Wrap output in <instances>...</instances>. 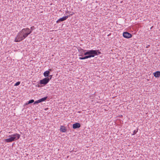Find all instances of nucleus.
I'll return each instance as SVG.
<instances>
[{"instance_id": "17", "label": "nucleus", "mask_w": 160, "mask_h": 160, "mask_svg": "<svg viewBox=\"0 0 160 160\" xmlns=\"http://www.w3.org/2000/svg\"><path fill=\"white\" fill-rule=\"evenodd\" d=\"M149 46V45H148L146 47V48H148Z\"/></svg>"}, {"instance_id": "20", "label": "nucleus", "mask_w": 160, "mask_h": 160, "mask_svg": "<svg viewBox=\"0 0 160 160\" xmlns=\"http://www.w3.org/2000/svg\"><path fill=\"white\" fill-rule=\"evenodd\" d=\"M81 1H82V0H80Z\"/></svg>"}, {"instance_id": "12", "label": "nucleus", "mask_w": 160, "mask_h": 160, "mask_svg": "<svg viewBox=\"0 0 160 160\" xmlns=\"http://www.w3.org/2000/svg\"><path fill=\"white\" fill-rule=\"evenodd\" d=\"M47 98H48V97L47 96V97H44V98H42L41 99H40L39 100H40V102H41L45 101L47 99Z\"/></svg>"}, {"instance_id": "8", "label": "nucleus", "mask_w": 160, "mask_h": 160, "mask_svg": "<svg viewBox=\"0 0 160 160\" xmlns=\"http://www.w3.org/2000/svg\"><path fill=\"white\" fill-rule=\"evenodd\" d=\"M81 127V124L79 123H76L73 124L72 128L73 129L79 128Z\"/></svg>"}, {"instance_id": "1", "label": "nucleus", "mask_w": 160, "mask_h": 160, "mask_svg": "<svg viewBox=\"0 0 160 160\" xmlns=\"http://www.w3.org/2000/svg\"><path fill=\"white\" fill-rule=\"evenodd\" d=\"M79 52L80 54L79 56H83L84 55H85L83 57H79V59L80 60H83L92 57H94L96 55H98L101 53L99 50H86L82 49L79 50Z\"/></svg>"}, {"instance_id": "9", "label": "nucleus", "mask_w": 160, "mask_h": 160, "mask_svg": "<svg viewBox=\"0 0 160 160\" xmlns=\"http://www.w3.org/2000/svg\"><path fill=\"white\" fill-rule=\"evenodd\" d=\"M154 76L156 78H158L160 76V72L156 71L153 73Z\"/></svg>"}, {"instance_id": "2", "label": "nucleus", "mask_w": 160, "mask_h": 160, "mask_svg": "<svg viewBox=\"0 0 160 160\" xmlns=\"http://www.w3.org/2000/svg\"><path fill=\"white\" fill-rule=\"evenodd\" d=\"M30 33L31 31H30L29 28H23L18 33L14 41L16 42H19L24 39Z\"/></svg>"}, {"instance_id": "15", "label": "nucleus", "mask_w": 160, "mask_h": 160, "mask_svg": "<svg viewBox=\"0 0 160 160\" xmlns=\"http://www.w3.org/2000/svg\"><path fill=\"white\" fill-rule=\"evenodd\" d=\"M40 100L39 99L37 101H35V102H34V104H35L38 103H40Z\"/></svg>"}, {"instance_id": "4", "label": "nucleus", "mask_w": 160, "mask_h": 160, "mask_svg": "<svg viewBox=\"0 0 160 160\" xmlns=\"http://www.w3.org/2000/svg\"><path fill=\"white\" fill-rule=\"evenodd\" d=\"M52 77V75H50L49 77H46L40 81L39 83L41 84H43L44 85H46L49 81L51 79Z\"/></svg>"}, {"instance_id": "18", "label": "nucleus", "mask_w": 160, "mask_h": 160, "mask_svg": "<svg viewBox=\"0 0 160 160\" xmlns=\"http://www.w3.org/2000/svg\"><path fill=\"white\" fill-rule=\"evenodd\" d=\"M48 109V108H46V109H45V110H46Z\"/></svg>"}, {"instance_id": "13", "label": "nucleus", "mask_w": 160, "mask_h": 160, "mask_svg": "<svg viewBox=\"0 0 160 160\" xmlns=\"http://www.w3.org/2000/svg\"><path fill=\"white\" fill-rule=\"evenodd\" d=\"M20 83V82L18 81L14 85V86H18Z\"/></svg>"}, {"instance_id": "10", "label": "nucleus", "mask_w": 160, "mask_h": 160, "mask_svg": "<svg viewBox=\"0 0 160 160\" xmlns=\"http://www.w3.org/2000/svg\"><path fill=\"white\" fill-rule=\"evenodd\" d=\"M60 130L62 132H65L67 131L66 128L63 126H61L60 127Z\"/></svg>"}, {"instance_id": "5", "label": "nucleus", "mask_w": 160, "mask_h": 160, "mask_svg": "<svg viewBox=\"0 0 160 160\" xmlns=\"http://www.w3.org/2000/svg\"><path fill=\"white\" fill-rule=\"evenodd\" d=\"M123 36L125 38H131L132 36V35L129 33L126 32H124L123 33Z\"/></svg>"}, {"instance_id": "11", "label": "nucleus", "mask_w": 160, "mask_h": 160, "mask_svg": "<svg viewBox=\"0 0 160 160\" xmlns=\"http://www.w3.org/2000/svg\"><path fill=\"white\" fill-rule=\"evenodd\" d=\"M34 102V100L33 99H31L29 100L27 102H26L25 104V105H27L28 104L32 103Z\"/></svg>"}, {"instance_id": "3", "label": "nucleus", "mask_w": 160, "mask_h": 160, "mask_svg": "<svg viewBox=\"0 0 160 160\" xmlns=\"http://www.w3.org/2000/svg\"><path fill=\"white\" fill-rule=\"evenodd\" d=\"M20 135L18 133H15L9 135L8 137L9 138L5 140V142H10L12 141L17 140L19 138Z\"/></svg>"}, {"instance_id": "19", "label": "nucleus", "mask_w": 160, "mask_h": 160, "mask_svg": "<svg viewBox=\"0 0 160 160\" xmlns=\"http://www.w3.org/2000/svg\"><path fill=\"white\" fill-rule=\"evenodd\" d=\"M72 14H71V15H72Z\"/></svg>"}, {"instance_id": "6", "label": "nucleus", "mask_w": 160, "mask_h": 160, "mask_svg": "<svg viewBox=\"0 0 160 160\" xmlns=\"http://www.w3.org/2000/svg\"><path fill=\"white\" fill-rule=\"evenodd\" d=\"M68 16H65L64 17H63L62 18H60L59 19H58L56 22L57 23H59L60 22H61L63 21H64L65 20H66L68 18Z\"/></svg>"}, {"instance_id": "7", "label": "nucleus", "mask_w": 160, "mask_h": 160, "mask_svg": "<svg viewBox=\"0 0 160 160\" xmlns=\"http://www.w3.org/2000/svg\"><path fill=\"white\" fill-rule=\"evenodd\" d=\"M50 71H52L51 69H49L48 71H46L45 72L43 73L44 76L45 77H46V78L48 77H49L50 76L49 75L50 74Z\"/></svg>"}, {"instance_id": "16", "label": "nucleus", "mask_w": 160, "mask_h": 160, "mask_svg": "<svg viewBox=\"0 0 160 160\" xmlns=\"http://www.w3.org/2000/svg\"><path fill=\"white\" fill-rule=\"evenodd\" d=\"M138 129H137V130H134L133 131V134H132V135H134L135 134H136V133L138 132Z\"/></svg>"}, {"instance_id": "14", "label": "nucleus", "mask_w": 160, "mask_h": 160, "mask_svg": "<svg viewBox=\"0 0 160 160\" xmlns=\"http://www.w3.org/2000/svg\"><path fill=\"white\" fill-rule=\"evenodd\" d=\"M35 29V28L34 26H32L31 27L30 31H31V33L32 32V31H33Z\"/></svg>"}]
</instances>
